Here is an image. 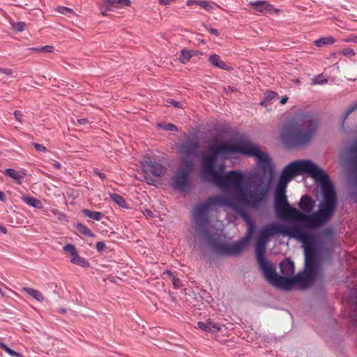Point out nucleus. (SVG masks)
<instances>
[{"mask_svg":"<svg viewBox=\"0 0 357 357\" xmlns=\"http://www.w3.org/2000/svg\"><path fill=\"white\" fill-rule=\"evenodd\" d=\"M288 100V97L287 96H283L281 100H280V103L282 105H284L287 102V101Z\"/></svg>","mask_w":357,"mask_h":357,"instance_id":"nucleus-54","label":"nucleus"},{"mask_svg":"<svg viewBox=\"0 0 357 357\" xmlns=\"http://www.w3.org/2000/svg\"><path fill=\"white\" fill-rule=\"evenodd\" d=\"M213 5L215 3H211L206 1H202V2H199V6L205 9L207 11L211 12L213 9Z\"/></svg>","mask_w":357,"mask_h":357,"instance_id":"nucleus-36","label":"nucleus"},{"mask_svg":"<svg viewBox=\"0 0 357 357\" xmlns=\"http://www.w3.org/2000/svg\"><path fill=\"white\" fill-rule=\"evenodd\" d=\"M174 1L175 0H158L159 3L162 6L169 5Z\"/></svg>","mask_w":357,"mask_h":357,"instance_id":"nucleus-48","label":"nucleus"},{"mask_svg":"<svg viewBox=\"0 0 357 357\" xmlns=\"http://www.w3.org/2000/svg\"><path fill=\"white\" fill-rule=\"evenodd\" d=\"M102 1H103L102 0ZM100 9L102 15H107V12L109 10H112V8L110 6H106V4L104 2H102V4L100 6Z\"/></svg>","mask_w":357,"mask_h":357,"instance_id":"nucleus-39","label":"nucleus"},{"mask_svg":"<svg viewBox=\"0 0 357 357\" xmlns=\"http://www.w3.org/2000/svg\"><path fill=\"white\" fill-rule=\"evenodd\" d=\"M335 42V40L332 37H324L314 40V43L317 47H320L326 45L333 44Z\"/></svg>","mask_w":357,"mask_h":357,"instance_id":"nucleus-24","label":"nucleus"},{"mask_svg":"<svg viewBox=\"0 0 357 357\" xmlns=\"http://www.w3.org/2000/svg\"><path fill=\"white\" fill-rule=\"evenodd\" d=\"M271 236L267 232V231L264 228L259 233V238L257 239V241L266 243L267 242L268 238Z\"/></svg>","mask_w":357,"mask_h":357,"instance_id":"nucleus-33","label":"nucleus"},{"mask_svg":"<svg viewBox=\"0 0 357 357\" xmlns=\"http://www.w3.org/2000/svg\"><path fill=\"white\" fill-rule=\"evenodd\" d=\"M328 82L327 79L324 77L322 75H317L314 77L312 80V84H324Z\"/></svg>","mask_w":357,"mask_h":357,"instance_id":"nucleus-32","label":"nucleus"},{"mask_svg":"<svg viewBox=\"0 0 357 357\" xmlns=\"http://www.w3.org/2000/svg\"><path fill=\"white\" fill-rule=\"evenodd\" d=\"M212 205L228 206L239 213L241 218L248 225L249 232L241 241L232 243H218L214 245V251L220 255H238L249 241L252 229L253 222L250 215L246 213L238 202L231 195L211 196L204 203L197 205L194 208V218L195 221V231L204 240H208L210 234L208 231V212Z\"/></svg>","mask_w":357,"mask_h":357,"instance_id":"nucleus-2","label":"nucleus"},{"mask_svg":"<svg viewBox=\"0 0 357 357\" xmlns=\"http://www.w3.org/2000/svg\"><path fill=\"white\" fill-rule=\"evenodd\" d=\"M347 156H357V138L353 139Z\"/></svg>","mask_w":357,"mask_h":357,"instance_id":"nucleus-28","label":"nucleus"},{"mask_svg":"<svg viewBox=\"0 0 357 357\" xmlns=\"http://www.w3.org/2000/svg\"><path fill=\"white\" fill-rule=\"evenodd\" d=\"M14 116L16 120H17L20 122H22L23 114L20 111L16 110L14 112Z\"/></svg>","mask_w":357,"mask_h":357,"instance_id":"nucleus-46","label":"nucleus"},{"mask_svg":"<svg viewBox=\"0 0 357 357\" xmlns=\"http://www.w3.org/2000/svg\"><path fill=\"white\" fill-rule=\"evenodd\" d=\"M320 123L319 118L314 113H297L282 125L280 141L287 149L305 147L317 135Z\"/></svg>","mask_w":357,"mask_h":357,"instance_id":"nucleus-3","label":"nucleus"},{"mask_svg":"<svg viewBox=\"0 0 357 357\" xmlns=\"http://www.w3.org/2000/svg\"><path fill=\"white\" fill-rule=\"evenodd\" d=\"M0 348L4 350L10 356H13L15 351L10 349L7 345L3 342H0Z\"/></svg>","mask_w":357,"mask_h":357,"instance_id":"nucleus-42","label":"nucleus"},{"mask_svg":"<svg viewBox=\"0 0 357 357\" xmlns=\"http://www.w3.org/2000/svg\"><path fill=\"white\" fill-rule=\"evenodd\" d=\"M208 61L211 64L215 66V67L223 69V70H230L231 68L227 65L222 60H221L220 56L218 54H212L209 56Z\"/></svg>","mask_w":357,"mask_h":357,"instance_id":"nucleus-16","label":"nucleus"},{"mask_svg":"<svg viewBox=\"0 0 357 357\" xmlns=\"http://www.w3.org/2000/svg\"><path fill=\"white\" fill-rule=\"evenodd\" d=\"M181 165L176 172L173 185L174 188L185 191L188 188V176L194 169V164L191 158H182Z\"/></svg>","mask_w":357,"mask_h":357,"instance_id":"nucleus-9","label":"nucleus"},{"mask_svg":"<svg viewBox=\"0 0 357 357\" xmlns=\"http://www.w3.org/2000/svg\"><path fill=\"white\" fill-rule=\"evenodd\" d=\"M96 248L98 252H102L106 248V245L104 242L100 241L96 243Z\"/></svg>","mask_w":357,"mask_h":357,"instance_id":"nucleus-43","label":"nucleus"},{"mask_svg":"<svg viewBox=\"0 0 357 357\" xmlns=\"http://www.w3.org/2000/svg\"><path fill=\"white\" fill-rule=\"evenodd\" d=\"M164 275H167L169 276L170 279H172L173 277H174V273L170 271H166L164 272Z\"/></svg>","mask_w":357,"mask_h":357,"instance_id":"nucleus-52","label":"nucleus"},{"mask_svg":"<svg viewBox=\"0 0 357 357\" xmlns=\"http://www.w3.org/2000/svg\"><path fill=\"white\" fill-rule=\"evenodd\" d=\"M54 166H55L56 168L59 169V168L61 167V164H60V163H59V162H56V163L54 164Z\"/></svg>","mask_w":357,"mask_h":357,"instance_id":"nucleus-62","label":"nucleus"},{"mask_svg":"<svg viewBox=\"0 0 357 357\" xmlns=\"http://www.w3.org/2000/svg\"><path fill=\"white\" fill-rule=\"evenodd\" d=\"M0 229L3 234H7V229L1 225H0Z\"/></svg>","mask_w":357,"mask_h":357,"instance_id":"nucleus-57","label":"nucleus"},{"mask_svg":"<svg viewBox=\"0 0 357 357\" xmlns=\"http://www.w3.org/2000/svg\"><path fill=\"white\" fill-rule=\"evenodd\" d=\"M22 199L24 203L34 208H40L42 207L41 202L34 197L26 196Z\"/></svg>","mask_w":357,"mask_h":357,"instance_id":"nucleus-21","label":"nucleus"},{"mask_svg":"<svg viewBox=\"0 0 357 357\" xmlns=\"http://www.w3.org/2000/svg\"><path fill=\"white\" fill-rule=\"evenodd\" d=\"M70 261L73 264L80 266L82 267H89L90 265L88 261L86 259L81 257L78 253H77L76 255L71 258Z\"/></svg>","mask_w":357,"mask_h":357,"instance_id":"nucleus-23","label":"nucleus"},{"mask_svg":"<svg viewBox=\"0 0 357 357\" xmlns=\"http://www.w3.org/2000/svg\"><path fill=\"white\" fill-rule=\"evenodd\" d=\"M0 200L2 202H5L6 200L5 194L2 191H0Z\"/></svg>","mask_w":357,"mask_h":357,"instance_id":"nucleus-56","label":"nucleus"},{"mask_svg":"<svg viewBox=\"0 0 357 357\" xmlns=\"http://www.w3.org/2000/svg\"><path fill=\"white\" fill-rule=\"evenodd\" d=\"M261 162H265L267 160V159H269L270 158H263V157H261V158H257Z\"/></svg>","mask_w":357,"mask_h":357,"instance_id":"nucleus-60","label":"nucleus"},{"mask_svg":"<svg viewBox=\"0 0 357 357\" xmlns=\"http://www.w3.org/2000/svg\"><path fill=\"white\" fill-rule=\"evenodd\" d=\"M63 250L70 255L71 258L77 253V250L73 244H67L63 247Z\"/></svg>","mask_w":357,"mask_h":357,"instance_id":"nucleus-31","label":"nucleus"},{"mask_svg":"<svg viewBox=\"0 0 357 357\" xmlns=\"http://www.w3.org/2000/svg\"><path fill=\"white\" fill-rule=\"evenodd\" d=\"M31 50L36 52H52L54 47L50 45H45L40 47H32Z\"/></svg>","mask_w":357,"mask_h":357,"instance_id":"nucleus-35","label":"nucleus"},{"mask_svg":"<svg viewBox=\"0 0 357 357\" xmlns=\"http://www.w3.org/2000/svg\"><path fill=\"white\" fill-rule=\"evenodd\" d=\"M56 10L62 14V15H67V16H70V15H72L73 13V10L70 8H68V7H66V6H58L56 8Z\"/></svg>","mask_w":357,"mask_h":357,"instance_id":"nucleus-30","label":"nucleus"},{"mask_svg":"<svg viewBox=\"0 0 357 357\" xmlns=\"http://www.w3.org/2000/svg\"><path fill=\"white\" fill-rule=\"evenodd\" d=\"M76 228L79 233L84 236L91 238H94L96 236V235L91 231V229L82 223L77 224Z\"/></svg>","mask_w":357,"mask_h":357,"instance_id":"nucleus-22","label":"nucleus"},{"mask_svg":"<svg viewBox=\"0 0 357 357\" xmlns=\"http://www.w3.org/2000/svg\"><path fill=\"white\" fill-rule=\"evenodd\" d=\"M142 162V169L145 174L144 178L146 182L149 184H152L154 179L149 176V174H153L155 176L160 177L165 174L166 172V167L161 163L155 161L154 158H146Z\"/></svg>","mask_w":357,"mask_h":357,"instance_id":"nucleus-10","label":"nucleus"},{"mask_svg":"<svg viewBox=\"0 0 357 357\" xmlns=\"http://www.w3.org/2000/svg\"><path fill=\"white\" fill-rule=\"evenodd\" d=\"M174 286L175 287H178L180 286V283H181V281L180 280L176 278V276L173 277L172 279H171Z\"/></svg>","mask_w":357,"mask_h":357,"instance_id":"nucleus-47","label":"nucleus"},{"mask_svg":"<svg viewBox=\"0 0 357 357\" xmlns=\"http://www.w3.org/2000/svg\"><path fill=\"white\" fill-rule=\"evenodd\" d=\"M356 109H357V102H354L352 106L345 112L344 117L343 119L342 126H344L345 120L349 116V115L353 112Z\"/></svg>","mask_w":357,"mask_h":357,"instance_id":"nucleus-38","label":"nucleus"},{"mask_svg":"<svg viewBox=\"0 0 357 357\" xmlns=\"http://www.w3.org/2000/svg\"><path fill=\"white\" fill-rule=\"evenodd\" d=\"M198 327L204 331L210 332L211 328L207 321H199L197 323Z\"/></svg>","mask_w":357,"mask_h":357,"instance_id":"nucleus-40","label":"nucleus"},{"mask_svg":"<svg viewBox=\"0 0 357 357\" xmlns=\"http://www.w3.org/2000/svg\"><path fill=\"white\" fill-rule=\"evenodd\" d=\"M202 1H197V0H188L186 2L187 6H190L193 4L199 5V2H202Z\"/></svg>","mask_w":357,"mask_h":357,"instance_id":"nucleus-49","label":"nucleus"},{"mask_svg":"<svg viewBox=\"0 0 357 357\" xmlns=\"http://www.w3.org/2000/svg\"><path fill=\"white\" fill-rule=\"evenodd\" d=\"M106 6H110L113 8H123L130 6L131 4L130 0H102Z\"/></svg>","mask_w":357,"mask_h":357,"instance_id":"nucleus-18","label":"nucleus"},{"mask_svg":"<svg viewBox=\"0 0 357 357\" xmlns=\"http://www.w3.org/2000/svg\"><path fill=\"white\" fill-rule=\"evenodd\" d=\"M207 151L208 156H227L233 153L245 156H269L245 135L240 132L233 133L228 142H219L217 137L213 138L208 142ZM200 156L206 155L202 154Z\"/></svg>","mask_w":357,"mask_h":357,"instance_id":"nucleus-5","label":"nucleus"},{"mask_svg":"<svg viewBox=\"0 0 357 357\" xmlns=\"http://www.w3.org/2000/svg\"><path fill=\"white\" fill-rule=\"evenodd\" d=\"M314 203L312 201V198L307 195H303L300 199L298 206L299 208L306 212L309 213L312 211L314 208Z\"/></svg>","mask_w":357,"mask_h":357,"instance_id":"nucleus-15","label":"nucleus"},{"mask_svg":"<svg viewBox=\"0 0 357 357\" xmlns=\"http://www.w3.org/2000/svg\"><path fill=\"white\" fill-rule=\"evenodd\" d=\"M208 31L211 33V34H213L215 35V36H219V32L217 29H213V28H209L208 29Z\"/></svg>","mask_w":357,"mask_h":357,"instance_id":"nucleus-51","label":"nucleus"},{"mask_svg":"<svg viewBox=\"0 0 357 357\" xmlns=\"http://www.w3.org/2000/svg\"><path fill=\"white\" fill-rule=\"evenodd\" d=\"M255 252L258 264L262 270L264 277L271 284L276 287L284 290H291L295 284H297L301 289H306L312 284L317 277V273L310 274L305 268L303 273H299L296 277L291 279L280 277L275 269L269 265L265 258L266 243L257 241Z\"/></svg>","mask_w":357,"mask_h":357,"instance_id":"nucleus-4","label":"nucleus"},{"mask_svg":"<svg viewBox=\"0 0 357 357\" xmlns=\"http://www.w3.org/2000/svg\"><path fill=\"white\" fill-rule=\"evenodd\" d=\"M243 183V177L241 174L236 171H229L225 176H221L217 185L224 190L234 187L242 203L251 208H257L264 200L267 190L257 188L251 192L244 187Z\"/></svg>","mask_w":357,"mask_h":357,"instance_id":"nucleus-7","label":"nucleus"},{"mask_svg":"<svg viewBox=\"0 0 357 357\" xmlns=\"http://www.w3.org/2000/svg\"><path fill=\"white\" fill-rule=\"evenodd\" d=\"M77 122L80 125H84V124H85L86 123L88 122V120L86 119H79L77 120Z\"/></svg>","mask_w":357,"mask_h":357,"instance_id":"nucleus-53","label":"nucleus"},{"mask_svg":"<svg viewBox=\"0 0 357 357\" xmlns=\"http://www.w3.org/2000/svg\"><path fill=\"white\" fill-rule=\"evenodd\" d=\"M278 94L274 91H268L264 98V100H263L261 102V105H266L267 102H269L278 97Z\"/></svg>","mask_w":357,"mask_h":357,"instance_id":"nucleus-29","label":"nucleus"},{"mask_svg":"<svg viewBox=\"0 0 357 357\" xmlns=\"http://www.w3.org/2000/svg\"><path fill=\"white\" fill-rule=\"evenodd\" d=\"M98 175H99V176H100V178H104V177H105V176H104V175H103L102 174H98Z\"/></svg>","mask_w":357,"mask_h":357,"instance_id":"nucleus-64","label":"nucleus"},{"mask_svg":"<svg viewBox=\"0 0 357 357\" xmlns=\"http://www.w3.org/2000/svg\"><path fill=\"white\" fill-rule=\"evenodd\" d=\"M192 54L191 52L189 50H187L185 49H183L181 52V56L179 58L180 61L182 63H186L190 61V59L192 58Z\"/></svg>","mask_w":357,"mask_h":357,"instance_id":"nucleus-25","label":"nucleus"},{"mask_svg":"<svg viewBox=\"0 0 357 357\" xmlns=\"http://www.w3.org/2000/svg\"><path fill=\"white\" fill-rule=\"evenodd\" d=\"M337 197L328 175L309 160L287 165L280 176L274 209L283 220L307 223L317 229L329 221L337 208Z\"/></svg>","mask_w":357,"mask_h":357,"instance_id":"nucleus-1","label":"nucleus"},{"mask_svg":"<svg viewBox=\"0 0 357 357\" xmlns=\"http://www.w3.org/2000/svg\"><path fill=\"white\" fill-rule=\"evenodd\" d=\"M82 213L84 216L90 218L96 221L100 220L104 217V214L101 212L92 211L89 209L86 208L83 209L82 211Z\"/></svg>","mask_w":357,"mask_h":357,"instance_id":"nucleus-19","label":"nucleus"},{"mask_svg":"<svg viewBox=\"0 0 357 357\" xmlns=\"http://www.w3.org/2000/svg\"><path fill=\"white\" fill-rule=\"evenodd\" d=\"M0 73H3L6 75H11L13 71L10 68H0Z\"/></svg>","mask_w":357,"mask_h":357,"instance_id":"nucleus-45","label":"nucleus"},{"mask_svg":"<svg viewBox=\"0 0 357 357\" xmlns=\"http://www.w3.org/2000/svg\"><path fill=\"white\" fill-rule=\"evenodd\" d=\"M340 53L346 56L351 57L355 55L354 50L350 48H345L340 51Z\"/></svg>","mask_w":357,"mask_h":357,"instance_id":"nucleus-41","label":"nucleus"},{"mask_svg":"<svg viewBox=\"0 0 357 357\" xmlns=\"http://www.w3.org/2000/svg\"><path fill=\"white\" fill-rule=\"evenodd\" d=\"M144 212H145L144 214H146V215H148L150 217H153V212L151 210H149V209H146L144 211Z\"/></svg>","mask_w":357,"mask_h":357,"instance_id":"nucleus-55","label":"nucleus"},{"mask_svg":"<svg viewBox=\"0 0 357 357\" xmlns=\"http://www.w3.org/2000/svg\"><path fill=\"white\" fill-rule=\"evenodd\" d=\"M354 199L355 202H357V197H355V192H354Z\"/></svg>","mask_w":357,"mask_h":357,"instance_id":"nucleus-63","label":"nucleus"},{"mask_svg":"<svg viewBox=\"0 0 357 357\" xmlns=\"http://www.w3.org/2000/svg\"><path fill=\"white\" fill-rule=\"evenodd\" d=\"M207 323L210 326V332L213 333L215 331H219L220 330V326L217 323L213 321L211 319H208Z\"/></svg>","mask_w":357,"mask_h":357,"instance_id":"nucleus-37","label":"nucleus"},{"mask_svg":"<svg viewBox=\"0 0 357 357\" xmlns=\"http://www.w3.org/2000/svg\"><path fill=\"white\" fill-rule=\"evenodd\" d=\"M158 128L167 131L177 132L178 128L173 123H158Z\"/></svg>","mask_w":357,"mask_h":357,"instance_id":"nucleus-27","label":"nucleus"},{"mask_svg":"<svg viewBox=\"0 0 357 357\" xmlns=\"http://www.w3.org/2000/svg\"><path fill=\"white\" fill-rule=\"evenodd\" d=\"M13 356H15V357H23L22 354H20V353H17L16 351H15V354H13Z\"/></svg>","mask_w":357,"mask_h":357,"instance_id":"nucleus-59","label":"nucleus"},{"mask_svg":"<svg viewBox=\"0 0 357 357\" xmlns=\"http://www.w3.org/2000/svg\"><path fill=\"white\" fill-rule=\"evenodd\" d=\"M11 26L14 31L21 32L24 30L25 23L23 22H13Z\"/></svg>","mask_w":357,"mask_h":357,"instance_id":"nucleus-34","label":"nucleus"},{"mask_svg":"<svg viewBox=\"0 0 357 357\" xmlns=\"http://www.w3.org/2000/svg\"><path fill=\"white\" fill-rule=\"evenodd\" d=\"M3 174L15 180L17 183L20 184L22 178H24L26 174L24 172L16 171L14 169H6Z\"/></svg>","mask_w":357,"mask_h":357,"instance_id":"nucleus-17","label":"nucleus"},{"mask_svg":"<svg viewBox=\"0 0 357 357\" xmlns=\"http://www.w3.org/2000/svg\"><path fill=\"white\" fill-rule=\"evenodd\" d=\"M233 91H234V88L231 87V86H229V88L226 92L228 93V92H233Z\"/></svg>","mask_w":357,"mask_h":357,"instance_id":"nucleus-61","label":"nucleus"},{"mask_svg":"<svg viewBox=\"0 0 357 357\" xmlns=\"http://www.w3.org/2000/svg\"><path fill=\"white\" fill-rule=\"evenodd\" d=\"M343 162L348 166L349 186L353 188L357 185V158H344Z\"/></svg>","mask_w":357,"mask_h":357,"instance_id":"nucleus-12","label":"nucleus"},{"mask_svg":"<svg viewBox=\"0 0 357 357\" xmlns=\"http://www.w3.org/2000/svg\"><path fill=\"white\" fill-rule=\"evenodd\" d=\"M13 356H15V357H23L22 354H20V353H17L16 351H15V354H13Z\"/></svg>","mask_w":357,"mask_h":357,"instance_id":"nucleus-58","label":"nucleus"},{"mask_svg":"<svg viewBox=\"0 0 357 357\" xmlns=\"http://www.w3.org/2000/svg\"><path fill=\"white\" fill-rule=\"evenodd\" d=\"M201 177L203 180L211 181L218 185L225 166L222 162L215 167L218 158H202Z\"/></svg>","mask_w":357,"mask_h":357,"instance_id":"nucleus-8","label":"nucleus"},{"mask_svg":"<svg viewBox=\"0 0 357 357\" xmlns=\"http://www.w3.org/2000/svg\"><path fill=\"white\" fill-rule=\"evenodd\" d=\"M22 291L38 301H43L44 300L43 294L38 290L33 289L29 287H24L22 289Z\"/></svg>","mask_w":357,"mask_h":357,"instance_id":"nucleus-20","label":"nucleus"},{"mask_svg":"<svg viewBox=\"0 0 357 357\" xmlns=\"http://www.w3.org/2000/svg\"><path fill=\"white\" fill-rule=\"evenodd\" d=\"M280 268L281 273L284 275L283 276L284 278H287L288 279H291L293 278H295V276L289 278V277L291 276L294 273V271H295L294 264L293 261H291L289 259H287L280 263ZM304 271H305V270L303 272H301V273H303ZM299 273H298L296 275V277Z\"/></svg>","mask_w":357,"mask_h":357,"instance_id":"nucleus-14","label":"nucleus"},{"mask_svg":"<svg viewBox=\"0 0 357 357\" xmlns=\"http://www.w3.org/2000/svg\"><path fill=\"white\" fill-rule=\"evenodd\" d=\"M169 102L174 107H176V108L181 107V102H178V101L171 100Z\"/></svg>","mask_w":357,"mask_h":357,"instance_id":"nucleus-50","label":"nucleus"},{"mask_svg":"<svg viewBox=\"0 0 357 357\" xmlns=\"http://www.w3.org/2000/svg\"><path fill=\"white\" fill-rule=\"evenodd\" d=\"M265 229L270 236L282 234L284 236H288L301 241L303 243L305 249V268H307V271L310 274H317L319 270V261L316 250L313 245V237L311 234L305 232L301 226L293 225L284 227L273 222L268 225L265 227Z\"/></svg>","mask_w":357,"mask_h":357,"instance_id":"nucleus-6","label":"nucleus"},{"mask_svg":"<svg viewBox=\"0 0 357 357\" xmlns=\"http://www.w3.org/2000/svg\"><path fill=\"white\" fill-rule=\"evenodd\" d=\"M250 6L255 10L262 14H275L278 13L280 10L274 8V6L267 1H256L250 2Z\"/></svg>","mask_w":357,"mask_h":357,"instance_id":"nucleus-13","label":"nucleus"},{"mask_svg":"<svg viewBox=\"0 0 357 357\" xmlns=\"http://www.w3.org/2000/svg\"><path fill=\"white\" fill-rule=\"evenodd\" d=\"M111 199L114 202L116 203L120 206L126 207V200L120 195L114 193V194L111 195Z\"/></svg>","mask_w":357,"mask_h":357,"instance_id":"nucleus-26","label":"nucleus"},{"mask_svg":"<svg viewBox=\"0 0 357 357\" xmlns=\"http://www.w3.org/2000/svg\"><path fill=\"white\" fill-rule=\"evenodd\" d=\"M199 144L195 137H188L177 146L178 152L183 156H197Z\"/></svg>","mask_w":357,"mask_h":357,"instance_id":"nucleus-11","label":"nucleus"},{"mask_svg":"<svg viewBox=\"0 0 357 357\" xmlns=\"http://www.w3.org/2000/svg\"><path fill=\"white\" fill-rule=\"evenodd\" d=\"M34 147L35 149L38 151V152H43V153H46L47 151V149L45 146H44L43 144H34Z\"/></svg>","mask_w":357,"mask_h":357,"instance_id":"nucleus-44","label":"nucleus"}]
</instances>
